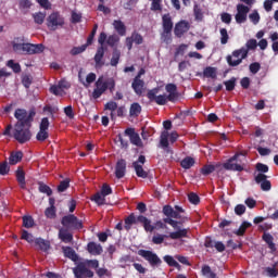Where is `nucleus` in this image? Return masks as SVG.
Listing matches in <instances>:
<instances>
[{
    "mask_svg": "<svg viewBox=\"0 0 278 278\" xmlns=\"http://www.w3.org/2000/svg\"><path fill=\"white\" fill-rule=\"evenodd\" d=\"M173 17L170 16V13L162 15V27L163 31L165 34H173Z\"/></svg>",
    "mask_w": 278,
    "mask_h": 278,
    "instance_id": "nucleus-23",
    "label": "nucleus"
},
{
    "mask_svg": "<svg viewBox=\"0 0 278 278\" xmlns=\"http://www.w3.org/2000/svg\"><path fill=\"white\" fill-rule=\"evenodd\" d=\"M138 223H140V225H142L144 231H147V233H153V231L155 230H160V229H168V223H165L164 219L163 220H156L153 224H151V219H149L147 216L144 215H139L137 217Z\"/></svg>",
    "mask_w": 278,
    "mask_h": 278,
    "instance_id": "nucleus-6",
    "label": "nucleus"
},
{
    "mask_svg": "<svg viewBox=\"0 0 278 278\" xmlns=\"http://www.w3.org/2000/svg\"><path fill=\"white\" fill-rule=\"evenodd\" d=\"M105 41L106 45H109V47L114 50L118 46V42H121V37H118V35H110L109 37H106Z\"/></svg>",
    "mask_w": 278,
    "mask_h": 278,
    "instance_id": "nucleus-38",
    "label": "nucleus"
},
{
    "mask_svg": "<svg viewBox=\"0 0 278 278\" xmlns=\"http://www.w3.org/2000/svg\"><path fill=\"white\" fill-rule=\"evenodd\" d=\"M130 39H132V42H135V45H142L144 42V38H142V35L136 31L131 34Z\"/></svg>",
    "mask_w": 278,
    "mask_h": 278,
    "instance_id": "nucleus-58",
    "label": "nucleus"
},
{
    "mask_svg": "<svg viewBox=\"0 0 278 278\" xmlns=\"http://www.w3.org/2000/svg\"><path fill=\"white\" fill-rule=\"evenodd\" d=\"M138 255L143 257V260H146V262H148L152 268L162 266V258H160V256H157L153 251L139 250Z\"/></svg>",
    "mask_w": 278,
    "mask_h": 278,
    "instance_id": "nucleus-11",
    "label": "nucleus"
},
{
    "mask_svg": "<svg viewBox=\"0 0 278 278\" xmlns=\"http://www.w3.org/2000/svg\"><path fill=\"white\" fill-rule=\"evenodd\" d=\"M250 73H252V75H257V73H260L261 68H262V64H260L258 62H254L251 63L250 66Z\"/></svg>",
    "mask_w": 278,
    "mask_h": 278,
    "instance_id": "nucleus-61",
    "label": "nucleus"
},
{
    "mask_svg": "<svg viewBox=\"0 0 278 278\" xmlns=\"http://www.w3.org/2000/svg\"><path fill=\"white\" fill-rule=\"evenodd\" d=\"M97 29H99V24L93 25V28L87 38V43H86L87 47H90V45H92V42L94 41V36H97Z\"/></svg>",
    "mask_w": 278,
    "mask_h": 278,
    "instance_id": "nucleus-51",
    "label": "nucleus"
},
{
    "mask_svg": "<svg viewBox=\"0 0 278 278\" xmlns=\"http://www.w3.org/2000/svg\"><path fill=\"white\" fill-rule=\"evenodd\" d=\"M35 247H37V249H39V251L47 253L49 251V249H51V242H49L42 238H37V239H35Z\"/></svg>",
    "mask_w": 278,
    "mask_h": 278,
    "instance_id": "nucleus-28",
    "label": "nucleus"
},
{
    "mask_svg": "<svg viewBox=\"0 0 278 278\" xmlns=\"http://www.w3.org/2000/svg\"><path fill=\"white\" fill-rule=\"evenodd\" d=\"M236 77H231L229 80L224 81V86H226L227 92L236 90Z\"/></svg>",
    "mask_w": 278,
    "mask_h": 278,
    "instance_id": "nucleus-49",
    "label": "nucleus"
},
{
    "mask_svg": "<svg viewBox=\"0 0 278 278\" xmlns=\"http://www.w3.org/2000/svg\"><path fill=\"white\" fill-rule=\"evenodd\" d=\"M21 160H23L22 151L12 152L9 157V164L11 166H14V165L18 164V162H21Z\"/></svg>",
    "mask_w": 278,
    "mask_h": 278,
    "instance_id": "nucleus-35",
    "label": "nucleus"
},
{
    "mask_svg": "<svg viewBox=\"0 0 278 278\" xmlns=\"http://www.w3.org/2000/svg\"><path fill=\"white\" fill-rule=\"evenodd\" d=\"M105 40H108V34L104 31L100 33L98 37V42L100 47L97 49L96 55L93 58L96 66H103V56L105 55V48L103 47L105 45Z\"/></svg>",
    "mask_w": 278,
    "mask_h": 278,
    "instance_id": "nucleus-10",
    "label": "nucleus"
},
{
    "mask_svg": "<svg viewBox=\"0 0 278 278\" xmlns=\"http://www.w3.org/2000/svg\"><path fill=\"white\" fill-rule=\"evenodd\" d=\"M265 273H267V277H271V278L278 277V269H276L275 266L266 267Z\"/></svg>",
    "mask_w": 278,
    "mask_h": 278,
    "instance_id": "nucleus-63",
    "label": "nucleus"
},
{
    "mask_svg": "<svg viewBox=\"0 0 278 278\" xmlns=\"http://www.w3.org/2000/svg\"><path fill=\"white\" fill-rule=\"evenodd\" d=\"M255 49H257V40L249 39L245 47L235 50L232 51V55L228 54L226 56L228 66H231L232 68L240 66V64H242V60H247L249 58V51H255Z\"/></svg>",
    "mask_w": 278,
    "mask_h": 278,
    "instance_id": "nucleus-1",
    "label": "nucleus"
},
{
    "mask_svg": "<svg viewBox=\"0 0 278 278\" xmlns=\"http://www.w3.org/2000/svg\"><path fill=\"white\" fill-rule=\"evenodd\" d=\"M188 200L192 203V205H199V203H201V198H199V194L194 192L188 194Z\"/></svg>",
    "mask_w": 278,
    "mask_h": 278,
    "instance_id": "nucleus-59",
    "label": "nucleus"
},
{
    "mask_svg": "<svg viewBox=\"0 0 278 278\" xmlns=\"http://www.w3.org/2000/svg\"><path fill=\"white\" fill-rule=\"evenodd\" d=\"M33 18L36 25H42V23H45V18H47V13H42V12L34 13Z\"/></svg>",
    "mask_w": 278,
    "mask_h": 278,
    "instance_id": "nucleus-45",
    "label": "nucleus"
},
{
    "mask_svg": "<svg viewBox=\"0 0 278 278\" xmlns=\"http://www.w3.org/2000/svg\"><path fill=\"white\" fill-rule=\"evenodd\" d=\"M190 231V228H179V225H177V229L174 232L169 233L170 240H180V238H188V232Z\"/></svg>",
    "mask_w": 278,
    "mask_h": 278,
    "instance_id": "nucleus-25",
    "label": "nucleus"
},
{
    "mask_svg": "<svg viewBox=\"0 0 278 278\" xmlns=\"http://www.w3.org/2000/svg\"><path fill=\"white\" fill-rule=\"evenodd\" d=\"M157 92H160L157 88L150 89L147 93L149 101H155L156 105H166V103H168V96H157Z\"/></svg>",
    "mask_w": 278,
    "mask_h": 278,
    "instance_id": "nucleus-14",
    "label": "nucleus"
},
{
    "mask_svg": "<svg viewBox=\"0 0 278 278\" xmlns=\"http://www.w3.org/2000/svg\"><path fill=\"white\" fill-rule=\"evenodd\" d=\"M15 177L22 190H25V188H27V182L25 181V170H23V167L17 168Z\"/></svg>",
    "mask_w": 278,
    "mask_h": 278,
    "instance_id": "nucleus-30",
    "label": "nucleus"
},
{
    "mask_svg": "<svg viewBox=\"0 0 278 278\" xmlns=\"http://www.w3.org/2000/svg\"><path fill=\"white\" fill-rule=\"evenodd\" d=\"M118 62H121V50L114 48L110 64L111 66H118Z\"/></svg>",
    "mask_w": 278,
    "mask_h": 278,
    "instance_id": "nucleus-40",
    "label": "nucleus"
},
{
    "mask_svg": "<svg viewBox=\"0 0 278 278\" xmlns=\"http://www.w3.org/2000/svg\"><path fill=\"white\" fill-rule=\"evenodd\" d=\"M193 14H194L195 21H200V22L203 21V10L201 9V7H199V4H194Z\"/></svg>",
    "mask_w": 278,
    "mask_h": 278,
    "instance_id": "nucleus-53",
    "label": "nucleus"
},
{
    "mask_svg": "<svg viewBox=\"0 0 278 278\" xmlns=\"http://www.w3.org/2000/svg\"><path fill=\"white\" fill-rule=\"evenodd\" d=\"M34 116H36V112H30L27 114L25 109H16L14 113V117L18 121L15 126H26L31 127V123H34Z\"/></svg>",
    "mask_w": 278,
    "mask_h": 278,
    "instance_id": "nucleus-8",
    "label": "nucleus"
},
{
    "mask_svg": "<svg viewBox=\"0 0 278 278\" xmlns=\"http://www.w3.org/2000/svg\"><path fill=\"white\" fill-rule=\"evenodd\" d=\"M203 76L210 79H216V77H218V72L216 67L207 66L203 70Z\"/></svg>",
    "mask_w": 278,
    "mask_h": 278,
    "instance_id": "nucleus-36",
    "label": "nucleus"
},
{
    "mask_svg": "<svg viewBox=\"0 0 278 278\" xmlns=\"http://www.w3.org/2000/svg\"><path fill=\"white\" fill-rule=\"evenodd\" d=\"M86 49H88L87 43L80 46V47H74L71 50V55H79V53H84V51H86Z\"/></svg>",
    "mask_w": 278,
    "mask_h": 278,
    "instance_id": "nucleus-60",
    "label": "nucleus"
},
{
    "mask_svg": "<svg viewBox=\"0 0 278 278\" xmlns=\"http://www.w3.org/2000/svg\"><path fill=\"white\" fill-rule=\"evenodd\" d=\"M21 238L22 240H26V242H28L29 244H31L33 242H36L34 235L29 233L27 230L22 231Z\"/></svg>",
    "mask_w": 278,
    "mask_h": 278,
    "instance_id": "nucleus-56",
    "label": "nucleus"
},
{
    "mask_svg": "<svg viewBox=\"0 0 278 278\" xmlns=\"http://www.w3.org/2000/svg\"><path fill=\"white\" fill-rule=\"evenodd\" d=\"M202 277L205 278H218V276L215 274L214 270H212V267L210 265H203L201 269Z\"/></svg>",
    "mask_w": 278,
    "mask_h": 278,
    "instance_id": "nucleus-37",
    "label": "nucleus"
},
{
    "mask_svg": "<svg viewBox=\"0 0 278 278\" xmlns=\"http://www.w3.org/2000/svg\"><path fill=\"white\" fill-rule=\"evenodd\" d=\"M96 88L92 91L93 99H101L102 94H105L110 90L111 94L114 93L116 88V80L114 78L103 79V76H100L94 83Z\"/></svg>",
    "mask_w": 278,
    "mask_h": 278,
    "instance_id": "nucleus-3",
    "label": "nucleus"
},
{
    "mask_svg": "<svg viewBox=\"0 0 278 278\" xmlns=\"http://www.w3.org/2000/svg\"><path fill=\"white\" fill-rule=\"evenodd\" d=\"M163 214L166 216L163 218L164 223H167V225H170L173 229H177V225H184L186 220H188V217H182L181 215L177 214L175 208L170 205L163 206Z\"/></svg>",
    "mask_w": 278,
    "mask_h": 278,
    "instance_id": "nucleus-4",
    "label": "nucleus"
},
{
    "mask_svg": "<svg viewBox=\"0 0 278 278\" xmlns=\"http://www.w3.org/2000/svg\"><path fill=\"white\" fill-rule=\"evenodd\" d=\"M142 112V106L140 105V103L138 102H134L131 105H130V109H129V115L130 116H140V113Z\"/></svg>",
    "mask_w": 278,
    "mask_h": 278,
    "instance_id": "nucleus-39",
    "label": "nucleus"
},
{
    "mask_svg": "<svg viewBox=\"0 0 278 278\" xmlns=\"http://www.w3.org/2000/svg\"><path fill=\"white\" fill-rule=\"evenodd\" d=\"M47 25L52 31H55L58 27H64V16L58 11L52 12L47 18Z\"/></svg>",
    "mask_w": 278,
    "mask_h": 278,
    "instance_id": "nucleus-12",
    "label": "nucleus"
},
{
    "mask_svg": "<svg viewBox=\"0 0 278 278\" xmlns=\"http://www.w3.org/2000/svg\"><path fill=\"white\" fill-rule=\"evenodd\" d=\"M113 27L117 31L118 36H125V34H127V27L121 20H115L113 22Z\"/></svg>",
    "mask_w": 278,
    "mask_h": 278,
    "instance_id": "nucleus-31",
    "label": "nucleus"
},
{
    "mask_svg": "<svg viewBox=\"0 0 278 278\" xmlns=\"http://www.w3.org/2000/svg\"><path fill=\"white\" fill-rule=\"evenodd\" d=\"M250 9L244 4L237 5V14L235 15L236 23L238 25H242V23H247V15L249 14Z\"/></svg>",
    "mask_w": 278,
    "mask_h": 278,
    "instance_id": "nucleus-18",
    "label": "nucleus"
},
{
    "mask_svg": "<svg viewBox=\"0 0 278 278\" xmlns=\"http://www.w3.org/2000/svg\"><path fill=\"white\" fill-rule=\"evenodd\" d=\"M10 173V166L8 165L7 161L0 164V175L5 176Z\"/></svg>",
    "mask_w": 278,
    "mask_h": 278,
    "instance_id": "nucleus-62",
    "label": "nucleus"
},
{
    "mask_svg": "<svg viewBox=\"0 0 278 278\" xmlns=\"http://www.w3.org/2000/svg\"><path fill=\"white\" fill-rule=\"evenodd\" d=\"M220 45H227L229 42V33H227V28H220Z\"/></svg>",
    "mask_w": 278,
    "mask_h": 278,
    "instance_id": "nucleus-54",
    "label": "nucleus"
},
{
    "mask_svg": "<svg viewBox=\"0 0 278 278\" xmlns=\"http://www.w3.org/2000/svg\"><path fill=\"white\" fill-rule=\"evenodd\" d=\"M104 110H109L111 112V118H114V112L118 110V103L110 101L104 105Z\"/></svg>",
    "mask_w": 278,
    "mask_h": 278,
    "instance_id": "nucleus-47",
    "label": "nucleus"
},
{
    "mask_svg": "<svg viewBox=\"0 0 278 278\" xmlns=\"http://www.w3.org/2000/svg\"><path fill=\"white\" fill-rule=\"evenodd\" d=\"M87 251L90 255H101L103 253V247L100 243L91 241L87 244Z\"/></svg>",
    "mask_w": 278,
    "mask_h": 278,
    "instance_id": "nucleus-26",
    "label": "nucleus"
},
{
    "mask_svg": "<svg viewBox=\"0 0 278 278\" xmlns=\"http://www.w3.org/2000/svg\"><path fill=\"white\" fill-rule=\"evenodd\" d=\"M49 117L41 118L39 131L36 135V140H38V142H45V140L49 138Z\"/></svg>",
    "mask_w": 278,
    "mask_h": 278,
    "instance_id": "nucleus-13",
    "label": "nucleus"
},
{
    "mask_svg": "<svg viewBox=\"0 0 278 278\" xmlns=\"http://www.w3.org/2000/svg\"><path fill=\"white\" fill-rule=\"evenodd\" d=\"M56 208L55 207H48L45 211V215L47 216V218H55L56 216Z\"/></svg>",
    "mask_w": 278,
    "mask_h": 278,
    "instance_id": "nucleus-64",
    "label": "nucleus"
},
{
    "mask_svg": "<svg viewBox=\"0 0 278 278\" xmlns=\"http://www.w3.org/2000/svg\"><path fill=\"white\" fill-rule=\"evenodd\" d=\"M251 223L249 222H243L241 224V226L239 227V229L235 232L237 236H244V233H247V230L249 229V227H251Z\"/></svg>",
    "mask_w": 278,
    "mask_h": 278,
    "instance_id": "nucleus-52",
    "label": "nucleus"
},
{
    "mask_svg": "<svg viewBox=\"0 0 278 278\" xmlns=\"http://www.w3.org/2000/svg\"><path fill=\"white\" fill-rule=\"evenodd\" d=\"M214 170H216V166L208 164V165H204L201 169L200 173L202 175H204V177H207V175H212V173H214Z\"/></svg>",
    "mask_w": 278,
    "mask_h": 278,
    "instance_id": "nucleus-48",
    "label": "nucleus"
},
{
    "mask_svg": "<svg viewBox=\"0 0 278 278\" xmlns=\"http://www.w3.org/2000/svg\"><path fill=\"white\" fill-rule=\"evenodd\" d=\"M240 155H242V153H236L232 157L227 160L226 163H224L225 170H233L237 173H242V170H244V166H242L241 164L235 163L236 161H238V157H240Z\"/></svg>",
    "mask_w": 278,
    "mask_h": 278,
    "instance_id": "nucleus-16",
    "label": "nucleus"
},
{
    "mask_svg": "<svg viewBox=\"0 0 278 278\" xmlns=\"http://www.w3.org/2000/svg\"><path fill=\"white\" fill-rule=\"evenodd\" d=\"M7 66L12 68L13 73H21V64L15 63L14 60H9Z\"/></svg>",
    "mask_w": 278,
    "mask_h": 278,
    "instance_id": "nucleus-57",
    "label": "nucleus"
},
{
    "mask_svg": "<svg viewBox=\"0 0 278 278\" xmlns=\"http://www.w3.org/2000/svg\"><path fill=\"white\" fill-rule=\"evenodd\" d=\"M91 201H93L94 203H97V205L101 206V205H105V197H103V194H101V192H97L91 197Z\"/></svg>",
    "mask_w": 278,
    "mask_h": 278,
    "instance_id": "nucleus-44",
    "label": "nucleus"
},
{
    "mask_svg": "<svg viewBox=\"0 0 278 278\" xmlns=\"http://www.w3.org/2000/svg\"><path fill=\"white\" fill-rule=\"evenodd\" d=\"M254 180L256 184H261V190H263V192H268L273 188L270 180H268V176L265 174H257Z\"/></svg>",
    "mask_w": 278,
    "mask_h": 278,
    "instance_id": "nucleus-19",
    "label": "nucleus"
},
{
    "mask_svg": "<svg viewBox=\"0 0 278 278\" xmlns=\"http://www.w3.org/2000/svg\"><path fill=\"white\" fill-rule=\"evenodd\" d=\"M13 51L15 53H22L24 55H36L38 53H42L45 51V46L42 43H29V42H23V43H12Z\"/></svg>",
    "mask_w": 278,
    "mask_h": 278,
    "instance_id": "nucleus-5",
    "label": "nucleus"
},
{
    "mask_svg": "<svg viewBox=\"0 0 278 278\" xmlns=\"http://www.w3.org/2000/svg\"><path fill=\"white\" fill-rule=\"evenodd\" d=\"M63 253L68 260H72V262H77L79 260L77 252L71 247H63Z\"/></svg>",
    "mask_w": 278,
    "mask_h": 278,
    "instance_id": "nucleus-33",
    "label": "nucleus"
},
{
    "mask_svg": "<svg viewBox=\"0 0 278 278\" xmlns=\"http://www.w3.org/2000/svg\"><path fill=\"white\" fill-rule=\"evenodd\" d=\"M131 88L138 97H142L144 92V81L142 79L134 78L131 83Z\"/></svg>",
    "mask_w": 278,
    "mask_h": 278,
    "instance_id": "nucleus-24",
    "label": "nucleus"
},
{
    "mask_svg": "<svg viewBox=\"0 0 278 278\" xmlns=\"http://www.w3.org/2000/svg\"><path fill=\"white\" fill-rule=\"evenodd\" d=\"M136 223L140 222H138V217L136 218V214L131 213L128 217L125 218L124 229H126V231H130L131 225H136Z\"/></svg>",
    "mask_w": 278,
    "mask_h": 278,
    "instance_id": "nucleus-34",
    "label": "nucleus"
},
{
    "mask_svg": "<svg viewBox=\"0 0 278 278\" xmlns=\"http://www.w3.org/2000/svg\"><path fill=\"white\" fill-rule=\"evenodd\" d=\"M168 131H163L161 134V139H160V147L161 149H164L166 153H170L169 143H168Z\"/></svg>",
    "mask_w": 278,
    "mask_h": 278,
    "instance_id": "nucleus-32",
    "label": "nucleus"
},
{
    "mask_svg": "<svg viewBox=\"0 0 278 278\" xmlns=\"http://www.w3.org/2000/svg\"><path fill=\"white\" fill-rule=\"evenodd\" d=\"M27 126H15L13 138L17 140L20 144H25L31 140V130Z\"/></svg>",
    "mask_w": 278,
    "mask_h": 278,
    "instance_id": "nucleus-9",
    "label": "nucleus"
},
{
    "mask_svg": "<svg viewBox=\"0 0 278 278\" xmlns=\"http://www.w3.org/2000/svg\"><path fill=\"white\" fill-rule=\"evenodd\" d=\"M68 188H71V180L68 179L62 180L58 186V192H66Z\"/></svg>",
    "mask_w": 278,
    "mask_h": 278,
    "instance_id": "nucleus-55",
    "label": "nucleus"
},
{
    "mask_svg": "<svg viewBox=\"0 0 278 278\" xmlns=\"http://www.w3.org/2000/svg\"><path fill=\"white\" fill-rule=\"evenodd\" d=\"M190 31V23L186 20H181L176 23L174 28V34L176 38H181L184 34H188Z\"/></svg>",
    "mask_w": 278,
    "mask_h": 278,
    "instance_id": "nucleus-17",
    "label": "nucleus"
},
{
    "mask_svg": "<svg viewBox=\"0 0 278 278\" xmlns=\"http://www.w3.org/2000/svg\"><path fill=\"white\" fill-rule=\"evenodd\" d=\"M22 220H23V227H25L26 229H31V227L36 225V223L34 222V217H31V215L23 216Z\"/></svg>",
    "mask_w": 278,
    "mask_h": 278,
    "instance_id": "nucleus-42",
    "label": "nucleus"
},
{
    "mask_svg": "<svg viewBox=\"0 0 278 278\" xmlns=\"http://www.w3.org/2000/svg\"><path fill=\"white\" fill-rule=\"evenodd\" d=\"M147 157L144 155H139L138 161L132 163V168H135V173L137 177H141V179H147L149 177V173L142 168V165L146 164Z\"/></svg>",
    "mask_w": 278,
    "mask_h": 278,
    "instance_id": "nucleus-15",
    "label": "nucleus"
},
{
    "mask_svg": "<svg viewBox=\"0 0 278 278\" xmlns=\"http://www.w3.org/2000/svg\"><path fill=\"white\" fill-rule=\"evenodd\" d=\"M165 90L168 92V101H170V103H175L179 98V93L177 92V85L169 83L165 86Z\"/></svg>",
    "mask_w": 278,
    "mask_h": 278,
    "instance_id": "nucleus-22",
    "label": "nucleus"
},
{
    "mask_svg": "<svg viewBox=\"0 0 278 278\" xmlns=\"http://www.w3.org/2000/svg\"><path fill=\"white\" fill-rule=\"evenodd\" d=\"M61 225L64 229H68L70 231H79L80 229H84L81 219H78V217L73 214L63 216Z\"/></svg>",
    "mask_w": 278,
    "mask_h": 278,
    "instance_id": "nucleus-7",
    "label": "nucleus"
},
{
    "mask_svg": "<svg viewBox=\"0 0 278 278\" xmlns=\"http://www.w3.org/2000/svg\"><path fill=\"white\" fill-rule=\"evenodd\" d=\"M38 186V190L41 194H47V197H51V194H53V190L47 184L39 181Z\"/></svg>",
    "mask_w": 278,
    "mask_h": 278,
    "instance_id": "nucleus-41",
    "label": "nucleus"
},
{
    "mask_svg": "<svg viewBox=\"0 0 278 278\" xmlns=\"http://www.w3.org/2000/svg\"><path fill=\"white\" fill-rule=\"evenodd\" d=\"M62 88H66V87L62 84V81H60L59 86L53 85L50 87V92H51V94H54L55 97H60V94L62 92Z\"/></svg>",
    "mask_w": 278,
    "mask_h": 278,
    "instance_id": "nucleus-50",
    "label": "nucleus"
},
{
    "mask_svg": "<svg viewBox=\"0 0 278 278\" xmlns=\"http://www.w3.org/2000/svg\"><path fill=\"white\" fill-rule=\"evenodd\" d=\"M163 260L168 266H172L174 268H181V265H179V263L175 261L172 255H165Z\"/></svg>",
    "mask_w": 278,
    "mask_h": 278,
    "instance_id": "nucleus-46",
    "label": "nucleus"
},
{
    "mask_svg": "<svg viewBox=\"0 0 278 278\" xmlns=\"http://www.w3.org/2000/svg\"><path fill=\"white\" fill-rule=\"evenodd\" d=\"M67 228H61L59 230V238L64 242L65 244H68L73 240V233L70 232Z\"/></svg>",
    "mask_w": 278,
    "mask_h": 278,
    "instance_id": "nucleus-29",
    "label": "nucleus"
},
{
    "mask_svg": "<svg viewBox=\"0 0 278 278\" xmlns=\"http://www.w3.org/2000/svg\"><path fill=\"white\" fill-rule=\"evenodd\" d=\"M262 239L264 240V242H266L271 253H275V251H277V245H275V237H273V235H270L269 232H264Z\"/></svg>",
    "mask_w": 278,
    "mask_h": 278,
    "instance_id": "nucleus-27",
    "label": "nucleus"
},
{
    "mask_svg": "<svg viewBox=\"0 0 278 278\" xmlns=\"http://www.w3.org/2000/svg\"><path fill=\"white\" fill-rule=\"evenodd\" d=\"M127 173V161L125 159H121L117 161L115 165V177L116 179H123Z\"/></svg>",
    "mask_w": 278,
    "mask_h": 278,
    "instance_id": "nucleus-21",
    "label": "nucleus"
},
{
    "mask_svg": "<svg viewBox=\"0 0 278 278\" xmlns=\"http://www.w3.org/2000/svg\"><path fill=\"white\" fill-rule=\"evenodd\" d=\"M180 166L188 170L191 166H194V160L191 156H187L180 162Z\"/></svg>",
    "mask_w": 278,
    "mask_h": 278,
    "instance_id": "nucleus-43",
    "label": "nucleus"
},
{
    "mask_svg": "<svg viewBox=\"0 0 278 278\" xmlns=\"http://www.w3.org/2000/svg\"><path fill=\"white\" fill-rule=\"evenodd\" d=\"M124 134H125V136L129 137L131 144H134L135 147H143L142 139H140V135H138V132H136V129L126 128Z\"/></svg>",
    "mask_w": 278,
    "mask_h": 278,
    "instance_id": "nucleus-20",
    "label": "nucleus"
},
{
    "mask_svg": "<svg viewBox=\"0 0 278 278\" xmlns=\"http://www.w3.org/2000/svg\"><path fill=\"white\" fill-rule=\"evenodd\" d=\"M90 268H99V260H86L77 264L73 268V274L75 278H92L94 277V271Z\"/></svg>",
    "mask_w": 278,
    "mask_h": 278,
    "instance_id": "nucleus-2",
    "label": "nucleus"
}]
</instances>
